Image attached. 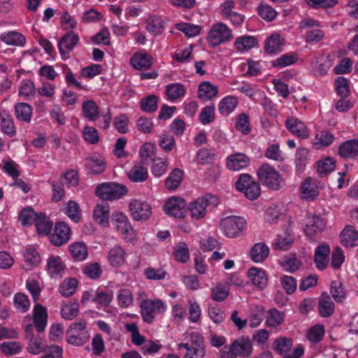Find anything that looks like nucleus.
Returning <instances> with one entry per match:
<instances>
[{
	"instance_id": "obj_1",
	"label": "nucleus",
	"mask_w": 358,
	"mask_h": 358,
	"mask_svg": "<svg viewBox=\"0 0 358 358\" xmlns=\"http://www.w3.org/2000/svg\"><path fill=\"white\" fill-rule=\"evenodd\" d=\"M261 184L272 190H279L284 185V180L273 166L268 163L262 164L257 171Z\"/></svg>"
},
{
	"instance_id": "obj_12",
	"label": "nucleus",
	"mask_w": 358,
	"mask_h": 358,
	"mask_svg": "<svg viewBox=\"0 0 358 358\" xmlns=\"http://www.w3.org/2000/svg\"><path fill=\"white\" fill-rule=\"evenodd\" d=\"M306 218V224L304 227V232L306 236L311 237L324 230L326 226V222L324 219L322 218L320 215L307 213Z\"/></svg>"
},
{
	"instance_id": "obj_19",
	"label": "nucleus",
	"mask_w": 358,
	"mask_h": 358,
	"mask_svg": "<svg viewBox=\"0 0 358 358\" xmlns=\"http://www.w3.org/2000/svg\"><path fill=\"white\" fill-rule=\"evenodd\" d=\"M111 221L117 231H119L125 238H128L133 231V228L130 224L126 215L122 213H115L112 215Z\"/></svg>"
},
{
	"instance_id": "obj_40",
	"label": "nucleus",
	"mask_w": 358,
	"mask_h": 358,
	"mask_svg": "<svg viewBox=\"0 0 358 358\" xmlns=\"http://www.w3.org/2000/svg\"><path fill=\"white\" fill-rule=\"evenodd\" d=\"M69 250L75 261L81 262L87 257V246L83 242L72 243L70 245Z\"/></svg>"
},
{
	"instance_id": "obj_29",
	"label": "nucleus",
	"mask_w": 358,
	"mask_h": 358,
	"mask_svg": "<svg viewBox=\"0 0 358 358\" xmlns=\"http://www.w3.org/2000/svg\"><path fill=\"white\" fill-rule=\"evenodd\" d=\"M269 252V248L264 243H257L250 249V256L253 262L261 263L268 257Z\"/></svg>"
},
{
	"instance_id": "obj_34",
	"label": "nucleus",
	"mask_w": 358,
	"mask_h": 358,
	"mask_svg": "<svg viewBox=\"0 0 358 358\" xmlns=\"http://www.w3.org/2000/svg\"><path fill=\"white\" fill-rule=\"evenodd\" d=\"M32 107L27 103H17L15 106V115L17 120L29 123L32 116Z\"/></svg>"
},
{
	"instance_id": "obj_60",
	"label": "nucleus",
	"mask_w": 358,
	"mask_h": 358,
	"mask_svg": "<svg viewBox=\"0 0 358 358\" xmlns=\"http://www.w3.org/2000/svg\"><path fill=\"white\" fill-rule=\"evenodd\" d=\"M20 96H24L26 99H30L35 94V85L32 80H25L21 82L19 87Z\"/></svg>"
},
{
	"instance_id": "obj_30",
	"label": "nucleus",
	"mask_w": 358,
	"mask_h": 358,
	"mask_svg": "<svg viewBox=\"0 0 358 358\" xmlns=\"http://www.w3.org/2000/svg\"><path fill=\"white\" fill-rule=\"evenodd\" d=\"M218 90L208 81H203L199 85L197 96L203 101H207L215 97Z\"/></svg>"
},
{
	"instance_id": "obj_36",
	"label": "nucleus",
	"mask_w": 358,
	"mask_h": 358,
	"mask_svg": "<svg viewBox=\"0 0 358 358\" xmlns=\"http://www.w3.org/2000/svg\"><path fill=\"white\" fill-rule=\"evenodd\" d=\"M238 105L236 97L228 96L222 99L218 104V111L223 116H228L231 113Z\"/></svg>"
},
{
	"instance_id": "obj_41",
	"label": "nucleus",
	"mask_w": 358,
	"mask_h": 358,
	"mask_svg": "<svg viewBox=\"0 0 358 358\" xmlns=\"http://www.w3.org/2000/svg\"><path fill=\"white\" fill-rule=\"evenodd\" d=\"M82 110L85 118L90 121H95L98 119L99 114V108L94 101H84L82 105Z\"/></svg>"
},
{
	"instance_id": "obj_24",
	"label": "nucleus",
	"mask_w": 358,
	"mask_h": 358,
	"mask_svg": "<svg viewBox=\"0 0 358 358\" xmlns=\"http://www.w3.org/2000/svg\"><path fill=\"white\" fill-rule=\"evenodd\" d=\"M109 204L103 201L101 203H98L94 210V221L103 227H108L109 224Z\"/></svg>"
},
{
	"instance_id": "obj_14",
	"label": "nucleus",
	"mask_w": 358,
	"mask_h": 358,
	"mask_svg": "<svg viewBox=\"0 0 358 358\" xmlns=\"http://www.w3.org/2000/svg\"><path fill=\"white\" fill-rule=\"evenodd\" d=\"M153 57L145 51L134 53L129 59V64L136 70L146 71L152 66Z\"/></svg>"
},
{
	"instance_id": "obj_23",
	"label": "nucleus",
	"mask_w": 358,
	"mask_h": 358,
	"mask_svg": "<svg viewBox=\"0 0 358 358\" xmlns=\"http://www.w3.org/2000/svg\"><path fill=\"white\" fill-rule=\"evenodd\" d=\"M338 155L344 159H354L358 156V139H351L341 144Z\"/></svg>"
},
{
	"instance_id": "obj_62",
	"label": "nucleus",
	"mask_w": 358,
	"mask_h": 358,
	"mask_svg": "<svg viewBox=\"0 0 358 358\" xmlns=\"http://www.w3.org/2000/svg\"><path fill=\"white\" fill-rule=\"evenodd\" d=\"M13 303L15 307L22 313L27 312L30 306L28 296L20 292L15 294Z\"/></svg>"
},
{
	"instance_id": "obj_8",
	"label": "nucleus",
	"mask_w": 358,
	"mask_h": 358,
	"mask_svg": "<svg viewBox=\"0 0 358 358\" xmlns=\"http://www.w3.org/2000/svg\"><path fill=\"white\" fill-rule=\"evenodd\" d=\"M141 314L143 320L147 323H152L155 319V313H163L166 306L162 300L144 299L141 302Z\"/></svg>"
},
{
	"instance_id": "obj_39",
	"label": "nucleus",
	"mask_w": 358,
	"mask_h": 358,
	"mask_svg": "<svg viewBox=\"0 0 358 358\" xmlns=\"http://www.w3.org/2000/svg\"><path fill=\"white\" fill-rule=\"evenodd\" d=\"M1 40L10 45L24 46L26 43L25 37L22 34L14 31L2 34Z\"/></svg>"
},
{
	"instance_id": "obj_47",
	"label": "nucleus",
	"mask_w": 358,
	"mask_h": 358,
	"mask_svg": "<svg viewBox=\"0 0 358 358\" xmlns=\"http://www.w3.org/2000/svg\"><path fill=\"white\" fill-rule=\"evenodd\" d=\"M166 94L169 100L174 101L185 96V88L180 83H171L166 86Z\"/></svg>"
},
{
	"instance_id": "obj_49",
	"label": "nucleus",
	"mask_w": 358,
	"mask_h": 358,
	"mask_svg": "<svg viewBox=\"0 0 358 358\" xmlns=\"http://www.w3.org/2000/svg\"><path fill=\"white\" fill-rule=\"evenodd\" d=\"M159 98L155 94H150L143 97L140 101L141 110L145 113H153L157 109Z\"/></svg>"
},
{
	"instance_id": "obj_55",
	"label": "nucleus",
	"mask_w": 358,
	"mask_h": 358,
	"mask_svg": "<svg viewBox=\"0 0 358 358\" xmlns=\"http://www.w3.org/2000/svg\"><path fill=\"white\" fill-rule=\"evenodd\" d=\"M23 256L26 263L29 264L31 266H36L41 262L38 252L32 245H29L26 248Z\"/></svg>"
},
{
	"instance_id": "obj_56",
	"label": "nucleus",
	"mask_w": 358,
	"mask_h": 358,
	"mask_svg": "<svg viewBox=\"0 0 358 358\" xmlns=\"http://www.w3.org/2000/svg\"><path fill=\"white\" fill-rule=\"evenodd\" d=\"M264 156L271 160L282 162L284 160L283 152L280 149L279 144L274 143L268 146L264 152Z\"/></svg>"
},
{
	"instance_id": "obj_54",
	"label": "nucleus",
	"mask_w": 358,
	"mask_h": 358,
	"mask_svg": "<svg viewBox=\"0 0 358 358\" xmlns=\"http://www.w3.org/2000/svg\"><path fill=\"white\" fill-rule=\"evenodd\" d=\"M325 330L322 324H316L307 331V338L312 343L321 341L324 336Z\"/></svg>"
},
{
	"instance_id": "obj_21",
	"label": "nucleus",
	"mask_w": 358,
	"mask_h": 358,
	"mask_svg": "<svg viewBox=\"0 0 358 358\" xmlns=\"http://www.w3.org/2000/svg\"><path fill=\"white\" fill-rule=\"evenodd\" d=\"M335 310V305L327 292H323L319 297L317 310L322 317H331Z\"/></svg>"
},
{
	"instance_id": "obj_50",
	"label": "nucleus",
	"mask_w": 358,
	"mask_h": 358,
	"mask_svg": "<svg viewBox=\"0 0 358 358\" xmlns=\"http://www.w3.org/2000/svg\"><path fill=\"white\" fill-rule=\"evenodd\" d=\"M38 213H36L31 207H27L23 208L18 216L22 225L28 226L35 223Z\"/></svg>"
},
{
	"instance_id": "obj_61",
	"label": "nucleus",
	"mask_w": 358,
	"mask_h": 358,
	"mask_svg": "<svg viewBox=\"0 0 358 358\" xmlns=\"http://www.w3.org/2000/svg\"><path fill=\"white\" fill-rule=\"evenodd\" d=\"M79 313V304L73 303L63 306L61 309V316L66 320H72L76 317Z\"/></svg>"
},
{
	"instance_id": "obj_15",
	"label": "nucleus",
	"mask_w": 358,
	"mask_h": 358,
	"mask_svg": "<svg viewBox=\"0 0 358 358\" xmlns=\"http://www.w3.org/2000/svg\"><path fill=\"white\" fill-rule=\"evenodd\" d=\"M79 37L73 31L64 34L58 42V49L62 59L69 57V54L73 50L75 45L78 43Z\"/></svg>"
},
{
	"instance_id": "obj_42",
	"label": "nucleus",
	"mask_w": 358,
	"mask_h": 358,
	"mask_svg": "<svg viewBox=\"0 0 358 358\" xmlns=\"http://www.w3.org/2000/svg\"><path fill=\"white\" fill-rule=\"evenodd\" d=\"M139 155L143 164H148L155 161V145L150 143H144L140 148Z\"/></svg>"
},
{
	"instance_id": "obj_35",
	"label": "nucleus",
	"mask_w": 358,
	"mask_h": 358,
	"mask_svg": "<svg viewBox=\"0 0 358 358\" xmlns=\"http://www.w3.org/2000/svg\"><path fill=\"white\" fill-rule=\"evenodd\" d=\"M217 156V152L214 148H201L196 154L197 161L201 164H212Z\"/></svg>"
},
{
	"instance_id": "obj_45",
	"label": "nucleus",
	"mask_w": 358,
	"mask_h": 358,
	"mask_svg": "<svg viewBox=\"0 0 358 358\" xmlns=\"http://www.w3.org/2000/svg\"><path fill=\"white\" fill-rule=\"evenodd\" d=\"M148 173L146 168L141 165H136L131 168L128 173L129 179L134 182H142L148 179Z\"/></svg>"
},
{
	"instance_id": "obj_37",
	"label": "nucleus",
	"mask_w": 358,
	"mask_h": 358,
	"mask_svg": "<svg viewBox=\"0 0 358 358\" xmlns=\"http://www.w3.org/2000/svg\"><path fill=\"white\" fill-rule=\"evenodd\" d=\"M183 171L178 168L174 169L165 180V186L169 190L176 189L183 179Z\"/></svg>"
},
{
	"instance_id": "obj_13",
	"label": "nucleus",
	"mask_w": 358,
	"mask_h": 358,
	"mask_svg": "<svg viewBox=\"0 0 358 358\" xmlns=\"http://www.w3.org/2000/svg\"><path fill=\"white\" fill-rule=\"evenodd\" d=\"M286 129L293 135L301 139H306L309 136L307 127L299 119L293 116L288 117L285 122Z\"/></svg>"
},
{
	"instance_id": "obj_31",
	"label": "nucleus",
	"mask_w": 358,
	"mask_h": 358,
	"mask_svg": "<svg viewBox=\"0 0 358 358\" xmlns=\"http://www.w3.org/2000/svg\"><path fill=\"white\" fill-rule=\"evenodd\" d=\"M284 39L278 34H273L264 43V50L268 54H275L282 49Z\"/></svg>"
},
{
	"instance_id": "obj_58",
	"label": "nucleus",
	"mask_w": 358,
	"mask_h": 358,
	"mask_svg": "<svg viewBox=\"0 0 358 358\" xmlns=\"http://www.w3.org/2000/svg\"><path fill=\"white\" fill-rule=\"evenodd\" d=\"M235 128L243 135H248L250 132L249 117L246 113H241L237 117Z\"/></svg>"
},
{
	"instance_id": "obj_32",
	"label": "nucleus",
	"mask_w": 358,
	"mask_h": 358,
	"mask_svg": "<svg viewBox=\"0 0 358 358\" xmlns=\"http://www.w3.org/2000/svg\"><path fill=\"white\" fill-rule=\"evenodd\" d=\"M37 232L41 236H47L50 234L53 223L45 213H38L34 223Z\"/></svg>"
},
{
	"instance_id": "obj_9",
	"label": "nucleus",
	"mask_w": 358,
	"mask_h": 358,
	"mask_svg": "<svg viewBox=\"0 0 358 358\" xmlns=\"http://www.w3.org/2000/svg\"><path fill=\"white\" fill-rule=\"evenodd\" d=\"M163 209L171 217L184 218L187 213V203L181 197L172 196L165 202Z\"/></svg>"
},
{
	"instance_id": "obj_64",
	"label": "nucleus",
	"mask_w": 358,
	"mask_h": 358,
	"mask_svg": "<svg viewBox=\"0 0 358 358\" xmlns=\"http://www.w3.org/2000/svg\"><path fill=\"white\" fill-rule=\"evenodd\" d=\"M103 67L101 64H92L81 69L80 74L83 78L92 79L102 73Z\"/></svg>"
},
{
	"instance_id": "obj_51",
	"label": "nucleus",
	"mask_w": 358,
	"mask_h": 358,
	"mask_svg": "<svg viewBox=\"0 0 358 358\" xmlns=\"http://www.w3.org/2000/svg\"><path fill=\"white\" fill-rule=\"evenodd\" d=\"M257 10L259 15L267 22H272L277 16L275 10L265 3H261Z\"/></svg>"
},
{
	"instance_id": "obj_18",
	"label": "nucleus",
	"mask_w": 358,
	"mask_h": 358,
	"mask_svg": "<svg viewBox=\"0 0 358 358\" xmlns=\"http://www.w3.org/2000/svg\"><path fill=\"white\" fill-rule=\"evenodd\" d=\"M248 276L252 285L259 291H262L266 287L268 278L264 270L257 267H252L248 271Z\"/></svg>"
},
{
	"instance_id": "obj_22",
	"label": "nucleus",
	"mask_w": 358,
	"mask_h": 358,
	"mask_svg": "<svg viewBox=\"0 0 358 358\" xmlns=\"http://www.w3.org/2000/svg\"><path fill=\"white\" fill-rule=\"evenodd\" d=\"M127 256V252L122 247L115 245L108 251L107 259L111 266L120 267L125 263Z\"/></svg>"
},
{
	"instance_id": "obj_57",
	"label": "nucleus",
	"mask_w": 358,
	"mask_h": 358,
	"mask_svg": "<svg viewBox=\"0 0 358 358\" xmlns=\"http://www.w3.org/2000/svg\"><path fill=\"white\" fill-rule=\"evenodd\" d=\"M215 110L214 103H210V105L203 108L199 114L200 122L203 124H208L213 122L215 117Z\"/></svg>"
},
{
	"instance_id": "obj_48",
	"label": "nucleus",
	"mask_w": 358,
	"mask_h": 358,
	"mask_svg": "<svg viewBox=\"0 0 358 358\" xmlns=\"http://www.w3.org/2000/svg\"><path fill=\"white\" fill-rule=\"evenodd\" d=\"M317 164V173L320 177H324L336 168V161L329 157L325 158L323 161H318Z\"/></svg>"
},
{
	"instance_id": "obj_44",
	"label": "nucleus",
	"mask_w": 358,
	"mask_h": 358,
	"mask_svg": "<svg viewBox=\"0 0 358 358\" xmlns=\"http://www.w3.org/2000/svg\"><path fill=\"white\" fill-rule=\"evenodd\" d=\"M298 55L294 52H289L282 55L272 62V66L275 68H284L295 64L298 60Z\"/></svg>"
},
{
	"instance_id": "obj_11",
	"label": "nucleus",
	"mask_w": 358,
	"mask_h": 358,
	"mask_svg": "<svg viewBox=\"0 0 358 358\" xmlns=\"http://www.w3.org/2000/svg\"><path fill=\"white\" fill-rule=\"evenodd\" d=\"M71 237V229L64 222L55 224L54 233L50 236V243L55 246H62L66 243Z\"/></svg>"
},
{
	"instance_id": "obj_26",
	"label": "nucleus",
	"mask_w": 358,
	"mask_h": 358,
	"mask_svg": "<svg viewBox=\"0 0 358 358\" xmlns=\"http://www.w3.org/2000/svg\"><path fill=\"white\" fill-rule=\"evenodd\" d=\"M85 166L88 173L98 175L106 170V164L101 157L94 155L85 159Z\"/></svg>"
},
{
	"instance_id": "obj_38",
	"label": "nucleus",
	"mask_w": 358,
	"mask_h": 358,
	"mask_svg": "<svg viewBox=\"0 0 358 358\" xmlns=\"http://www.w3.org/2000/svg\"><path fill=\"white\" fill-rule=\"evenodd\" d=\"M301 193L303 198L306 199L313 200L318 196V188L311 178L308 177L304 180L301 185Z\"/></svg>"
},
{
	"instance_id": "obj_7",
	"label": "nucleus",
	"mask_w": 358,
	"mask_h": 358,
	"mask_svg": "<svg viewBox=\"0 0 358 358\" xmlns=\"http://www.w3.org/2000/svg\"><path fill=\"white\" fill-rule=\"evenodd\" d=\"M232 38V31L228 26L223 22H218L213 24L210 29L207 36V41L210 47L215 48L229 41Z\"/></svg>"
},
{
	"instance_id": "obj_3",
	"label": "nucleus",
	"mask_w": 358,
	"mask_h": 358,
	"mask_svg": "<svg viewBox=\"0 0 358 358\" xmlns=\"http://www.w3.org/2000/svg\"><path fill=\"white\" fill-rule=\"evenodd\" d=\"M66 341L71 345L81 346L86 343L90 338L86 320L79 319L71 323L66 330Z\"/></svg>"
},
{
	"instance_id": "obj_25",
	"label": "nucleus",
	"mask_w": 358,
	"mask_h": 358,
	"mask_svg": "<svg viewBox=\"0 0 358 358\" xmlns=\"http://www.w3.org/2000/svg\"><path fill=\"white\" fill-rule=\"evenodd\" d=\"M340 238L341 244L346 248L358 245V231L352 226H346L341 231Z\"/></svg>"
},
{
	"instance_id": "obj_5",
	"label": "nucleus",
	"mask_w": 358,
	"mask_h": 358,
	"mask_svg": "<svg viewBox=\"0 0 358 358\" xmlns=\"http://www.w3.org/2000/svg\"><path fill=\"white\" fill-rule=\"evenodd\" d=\"M128 192L127 187L117 182H103L96 187V195L103 201H113L122 198Z\"/></svg>"
},
{
	"instance_id": "obj_52",
	"label": "nucleus",
	"mask_w": 358,
	"mask_h": 358,
	"mask_svg": "<svg viewBox=\"0 0 358 358\" xmlns=\"http://www.w3.org/2000/svg\"><path fill=\"white\" fill-rule=\"evenodd\" d=\"M175 27L176 29L182 31L188 37H194L199 35L201 30L200 26L186 22L178 23Z\"/></svg>"
},
{
	"instance_id": "obj_28",
	"label": "nucleus",
	"mask_w": 358,
	"mask_h": 358,
	"mask_svg": "<svg viewBox=\"0 0 358 358\" xmlns=\"http://www.w3.org/2000/svg\"><path fill=\"white\" fill-rule=\"evenodd\" d=\"M164 28V21L161 16L150 15L146 20L145 29L154 36L162 34Z\"/></svg>"
},
{
	"instance_id": "obj_20",
	"label": "nucleus",
	"mask_w": 358,
	"mask_h": 358,
	"mask_svg": "<svg viewBox=\"0 0 358 358\" xmlns=\"http://www.w3.org/2000/svg\"><path fill=\"white\" fill-rule=\"evenodd\" d=\"M329 254L330 247L327 243H322L315 248L314 262L318 269L324 270L327 267Z\"/></svg>"
},
{
	"instance_id": "obj_43",
	"label": "nucleus",
	"mask_w": 358,
	"mask_h": 358,
	"mask_svg": "<svg viewBox=\"0 0 358 358\" xmlns=\"http://www.w3.org/2000/svg\"><path fill=\"white\" fill-rule=\"evenodd\" d=\"M308 150L303 147H301L297 150L295 155V166L297 173H301L304 171L308 164Z\"/></svg>"
},
{
	"instance_id": "obj_53",
	"label": "nucleus",
	"mask_w": 358,
	"mask_h": 358,
	"mask_svg": "<svg viewBox=\"0 0 358 358\" xmlns=\"http://www.w3.org/2000/svg\"><path fill=\"white\" fill-rule=\"evenodd\" d=\"M173 255L176 259L181 263H186L189 259V251L185 243H179L176 245Z\"/></svg>"
},
{
	"instance_id": "obj_59",
	"label": "nucleus",
	"mask_w": 358,
	"mask_h": 358,
	"mask_svg": "<svg viewBox=\"0 0 358 358\" xmlns=\"http://www.w3.org/2000/svg\"><path fill=\"white\" fill-rule=\"evenodd\" d=\"M77 287V280L71 278L63 282L59 287V292L62 296L69 297L76 292Z\"/></svg>"
},
{
	"instance_id": "obj_2",
	"label": "nucleus",
	"mask_w": 358,
	"mask_h": 358,
	"mask_svg": "<svg viewBox=\"0 0 358 358\" xmlns=\"http://www.w3.org/2000/svg\"><path fill=\"white\" fill-rule=\"evenodd\" d=\"M218 198L210 194H206L203 196L192 201L189 205V210L192 218L200 220L203 218L208 210L213 209L218 206Z\"/></svg>"
},
{
	"instance_id": "obj_4",
	"label": "nucleus",
	"mask_w": 358,
	"mask_h": 358,
	"mask_svg": "<svg viewBox=\"0 0 358 358\" xmlns=\"http://www.w3.org/2000/svg\"><path fill=\"white\" fill-rule=\"evenodd\" d=\"M293 339L286 336L278 337L273 343V349L282 358H301L304 354L302 345H298L292 351Z\"/></svg>"
},
{
	"instance_id": "obj_16",
	"label": "nucleus",
	"mask_w": 358,
	"mask_h": 358,
	"mask_svg": "<svg viewBox=\"0 0 358 358\" xmlns=\"http://www.w3.org/2000/svg\"><path fill=\"white\" fill-rule=\"evenodd\" d=\"M250 159L243 152H236L227 157L226 166L230 171H240L250 165Z\"/></svg>"
},
{
	"instance_id": "obj_33",
	"label": "nucleus",
	"mask_w": 358,
	"mask_h": 358,
	"mask_svg": "<svg viewBox=\"0 0 358 358\" xmlns=\"http://www.w3.org/2000/svg\"><path fill=\"white\" fill-rule=\"evenodd\" d=\"M257 44V38L252 36H240L234 41V47L239 52L249 50L256 47Z\"/></svg>"
},
{
	"instance_id": "obj_27",
	"label": "nucleus",
	"mask_w": 358,
	"mask_h": 358,
	"mask_svg": "<svg viewBox=\"0 0 358 358\" xmlns=\"http://www.w3.org/2000/svg\"><path fill=\"white\" fill-rule=\"evenodd\" d=\"M231 345L236 355V357L242 356L243 357H247L252 353V348L251 341L248 337L238 338Z\"/></svg>"
},
{
	"instance_id": "obj_17",
	"label": "nucleus",
	"mask_w": 358,
	"mask_h": 358,
	"mask_svg": "<svg viewBox=\"0 0 358 358\" xmlns=\"http://www.w3.org/2000/svg\"><path fill=\"white\" fill-rule=\"evenodd\" d=\"M33 322L38 333L45 330L48 323V311L45 306L36 303L33 310Z\"/></svg>"
},
{
	"instance_id": "obj_10",
	"label": "nucleus",
	"mask_w": 358,
	"mask_h": 358,
	"mask_svg": "<svg viewBox=\"0 0 358 358\" xmlns=\"http://www.w3.org/2000/svg\"><path fill=\"white\" fill-rule=\"evenodd\" d=\"M131 215L136 221H145L152 214V208L148 202L134 200L129 204Z\"/></svg>"
},
{
	"instance_id": "obj_6",
	"label": "nucleus",
	"mask_w": 358,
	"mask_h": 358,
	"mask_svg": "<svg viewBox=\"0 0 358 358\" xmlns=\"http://www.w3.org/2000/svg\"><path fill=\"white\" fill-rule=\"evenodd\" d=\"M246 220L239 216H228L220 220V228L228 238H236L246 229Z\"/></svg>"
},
{
	"instance_id": "obj_63",
	"label": "nucleus",
	"mask_w": 358,
	"mask_h": 358,
	"mask_svg": "<svg viewBox=\"0 0 358 358\" xmlns=\"http://www.w3.org/2000/svg\"><path fill=\"white\" fill-rule=\"evenodd\" d=\"M21 349V345L17 341H5L0 344L1 351L6 355L18 354Z\"/></svg>"
},
{
	"instance_id": "obj_46",
	"label": "nucleus",
	"mask_w": 358,
	"mask_h": 358,
	"mask_svg": "<svg viewBox=\"0 0 358 358\" xmlns=\"http://www.w3.org/2000/svg\"><path fill=\"white\" fill-rule=\"evenodd\" d=\"M229 295V288L221 283H217L210 289V298L216 302H222Z\"/></svg>"
}]
</instances>
